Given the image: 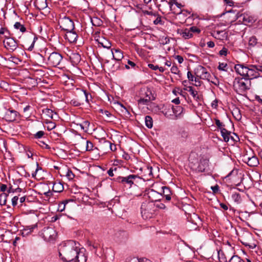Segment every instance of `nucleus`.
Segmentation results:
<instances>
[{
  "label": "nucleus",
  "instance_id": "1",
  "mask_svg": "<svg viewBox=\"0 0 262 262\" xmlns=\"http://www.w3.org/2000/svg\"><path fill=\"white\" fill-rule=\"evenodd\" d=\"M59 256L64 262H86L84 250L80 249L73 240L62 242L58 247Z\"/></svg>",
  "mask_w": 262,
  "mask_h": 262
},
{
  "label": "nucleus",
  "instance_id": "2",
  "mask_svg": "<svg viewBox=\"0 0 262 262\" xmlns=\"http://www.w3.org/2000/svg\"><path fill=\"white\" fill-rule=\"evenodd\" d=\"M141 213L144 220L154 217L157 214V208L155 203L148 201L143 202L141 206Z\"/></svg>",
  "mask_w": 262,
  "mask_h": 262
},
{
  "label": "nucleus",
  "instance_id": "3",
  "mask_svg": "<svg viewBox=\"0 0 262 262\" xmlns=\"http://www.w3.org/2000/svg\"><path fill=\"white\" fill-rule=\"evenodd\" d=\"M251 81L244 78H235L233 82V87L238 94H242L250 89Z\"/></svg>",
  "mask_w": 262,
  "mask_h": 262
},
{
  "label": "nucleus",
  "instance_id": "4",
  "mask_svg": "<svg viewBox=\"0 0 262 262\" xmlns=\"http://www.w3.org/2000/svg\"><path fill=\"white\" fill-rule=\"evenodd\" d=\"M40 235L45 241L48 242H53L56 238L57 233L54 228L48 227L42 230Z\"/></svg>",
  "mask_w": 262,
  "mask_h": 262
},
{
  "label": "nucleus",
  "instance_id": "5",
  "mask_svg": "<svg viewBox=\"0 0 262 262\" xmlns=\"http://www.w3.org/2000/svg\"><path fill=\"white\" fill-rule=\"evenodd\" d=\"M137 178H140V177L137 175L130 174L126 177L118 176L114 178V180L122 183L125 186H128L129 188H130L134 184V181Z\"/></svg>",
  "mask_w": 262,
  "mask_h": 262
},
{
  "label": "nucleus",
  "instance_id": "6",
  "mask_svg": "<svg viewBox=\"0 0 262 262\" xmlns=\"http://www.w3.org/2000/svg\"><path fill=\"white\" fill-rule=\"evenodd\" d=\"M243 161L250 167H256L259 164L258 159L252 150L249 152H247L243 156Z\"/></svg>",
  "mask_w": 262,
  "mask_h": 262
},
{
  "label": "nucleus",
  "instance_id": "7",
  "mask_svg": "<svg viewBox=\"0 0 262 262\" xmlns=\"http://www.w3.org/2000/svg\"><path fill=\"white\" fill-rule=\"evenodd\" d=\"M259 72L262 73V66L250 64L248 70L247 78L248 80L259 77Z\"/></svg>",
  "mask_w": 262,
  "mask_h": 262
},
{
  "label": "nucleus",
  "instance_id": "8",
  "mask_svg": "<svg viewBox=\"0 0 262 262\" xmlns=\"http://www.w3.org/2000/svg\"><path fill=\"white\" fill-rule=\"evenodd\" d=\"M60 28L67 32L73 31L74 29V24L73 21L69 17L64 16L60 18L59 21Z\"/></svg>",
  "mask_w": 262,
  "mask_h": 262
},
{
  "label": "nucleus",
  "instance_id": "9",
  "mask_svg": "<svg viewBox=\"0 0 262 262\" xmlns=\"http://www.w3.org/2000/svg\"><path fill=\"white\" fill-rule=\"evenodd\" d=\"M63 57L61 54L58 52H53L50 54L48 58V64L51 66L57 67L62 60Z\"/></svg>",
  "mask_w": 262,
  "mask_h": 262
},
{
  "label": "nucleus",
  "instance_id": "10",
  "mask_svg": "<svg viewBox=\"0 0 262 262\" xmlns=\"http://www.w3.org/2000/svg\"><path fill=\"white\" fill-rule=\"evenodd\" d=\"M5 40H4V45L9 51L13 52L18 47L17 41L13 37H8L5 35Z\"/></svg>",
  "mask_w": 262,
  "mask_h": 262
},
{
  "label": "nucleus",
  "instance_id": "11",
  "mask_svg": "<svg viewBox=\"0 0 262 262\" xmlns=\"http://www.w3.org/2000/svg\"><path fill=\"white\" fill-rule=\"evenodd\" d=\"M234 69L236 73L243 76L244 78H247L249 65L245 66L244 64H237L235 65Z\"/></svg>",
  "mask_w": 262,
  "mask_h": 262
},
{
  "label": "nucleus",
  "instance_id": "12",
  "mask_svg": "<svg viewBox=\"0 0 262 262\" xmlns=\"http://www.w3.org/2000/svg\"><path fill=\"white\" fill-rule=\"evenodd\" d=\"M148 197L150 200L149 202H153L154 203L161 202L162 200L161 194L160 192H157L154 189H151L147 193Z\"/></svg>",
  "mask_w": 262,
  "mask_h": 262
},
{
  "label": "nucleus",
  "instance_id": "13",
  "mask_svg": "<svg viewBox=\"0 0 262 262\" xmlns=\"http://www.w3.org/2000/svg\"><path fill=\"white\" fill-rule=\"evenodd\" d=\"M17 115V112L16 111L9 109L6 111L4 118L7 121L12 122L15 120Z\"/></svg>",
  "mask_w": 262,
  "mask_h": 262
},
{
  "label": "nucleus",
  "instance_id": "14",
  "mask_svg": "<svg viewBox=\"0 0 262 262\" xmlns=\"http://www.w3.org/2000/svg\"><path fill=\"white\" fill-rule=\"evenodd\" d=\"M209 166V160L207 159L202 158L200 159L199 165L197 167V170L199 172H204Z\"/></svg>",
  "mask_w": 262,
  "mask_h": 262
},
{
  "label": "nucleus",
  "instance_id": "15",
  "mask_svg": "<svg viewBox=\"0 0 262 262\" xmlns=\"http://www.w3.org/2000/svg\"><path fill=\"white\" fill-rule=\"evenodd\" d=\"M161 194V198H165L166 201H169L171 200V192L170 188L167 186H163L161 188V190L159 191Z\"/></svg>",
  "mask_w": 262,
  "mask_h": 262
},
{
  "label": "nucleus",
  "instance_id": "16",
  "mask_svg": "<svg viewBox=\"0 0 262 262\" xmlns=\"http://www.w3.org/2000/svg\"><path fill=\"white\" fill-rule=\"evenodd\" d=\"M166 3L169 6L170 10L174 14L176 15H180L181 13H183L184 12H185V10H182L181 9H179V8L177 7L174 4H173V2L172 1L167 2V1H166Z\"/></svg>",
  "mask_w": 262,
  "mask_h": 262
},
{
  "label": "nucleus",
  "instance_id": "17",
  "mask_svg": "<svg viewBox=\"0 0 262 262\" xmlns=\"http://www.w3.org/2000/svg\"><path fill=\"white\" fill-rule=\"evenodd\" d=\"M78 38V35L74 30L67 32L66 34V39L70 42L73 43L76 41Z\"/></svg>",
  "mask_w": 262,
  "mask_h": 262
},
{
  "label": "nucleus",
  "instance_id": "18",
  "mask_svg": "<svg viewBox=\"0 0 262 262\" xmlns=\"http://www.w3.org/2000/svg\"><path fill=\"white\" fill-rule=\"evenodd\" d=\"M185 90L188 91L190 94L192 96L194 99L198 102L200 103L202 100V97L201 95H198V92L194 91L193 88L191 86H188L187 89H185Z\"/></svg>",
  "mask_w": 262,
  "mask_h": 262
},
{
  "label": "nucleus",
  "instance_id": "19",
  "mask_svg": "<svg viewBox=\"0 0 262 262\" xmlns=\"http://www.w3.org/2000/svg\"><path fill=\"white\" fill-rule=\"evenodd\" d=\"M34 5L39 10H43L48 6L47 0H35Z\"/></svg>",
  "mask_w": 262,
  "mask_h": 262
},
{
  "label": "nucleus",
  "instance_id": "20",
  "mask_svg": "<svg viewBox=\"0 0 262 262\" xmlns=\"http://www.w3.org/2000/svg\"><path fill=\"white\" fill-rule=\"evenodd\" d=\"M113 58L117 61L121 60L123 57V53L119 49H115L114 51L112 50Z\"/></svg>",
  "mask_w": 262,
  "mask_h": 262
},
{
  "label": "nucleus",
  "instance_id": "21",
  "mask_svg": "<svg viewBox=\"0 0 262 262\" xmlns=\"http://www.w3.org/2000/svg\"><path fill=\"white\" fill-rule=\"evenodd\" d=\"M37 226L36 225L26 226L24 230L21 231V235L24 237L28 235Z\"/></svg>",
  "mask_w": 262,
  "mask_h": 262
},
{
  "label": "nucleus",
  "instance_id": "22",
  "mask_svg": "<svg viewBox=\"0 0 262 262\" xmlns=\"http://www.w3.org/2000/svg\"><path fill=\"white\" fill-rule=\"evenodd\" d=\"M238 17L242 19L243 23H252L254 21L253 17L247 14H242L238 16Z\"/></svg>",
  "mask_w": 262,
  "mask_h": 262
},
{
  "label": "nucleus",
  "instance_id": "23",
  "mask_svg": "<svg viewBox=\"0 0 262 262\" xmlns=\"http://www.w3.org/2000/svg\"><path fill=\"white\" fill-rule=\"evenodd\" d=\"M206 71V69L205 68L201 66H199L196 68L194 69V75L196 77L201 79L202 76Z\"/></svg>",
  "mask_w": 262,
  "mask_h": 262
},
{
  "label": "nucleus",
  "instance_id": "24",
  "mask_svg": "<svg viewBox=\"0 0 262 262\" xmlns=\"http://www.w3.org/2000/svg\"><path fill=\"white\" fill-rule=\"evenodd\" d=\"M211 77V76L210 73H208L206 70L205 72V73L203 74V75L202 76V77L201 78V79L207 80L208 81L211 82L212 83L214 84L215 85H217V84H219V80H217V79L215 78V81H212L210 79Z\"/></svg>",
  "mask_w": 262,
  "mask_h": 262
},
{
  "label": "nucleus",
  "instance_id": "25",
  "mask_svg": "<svg viewBox=\"0 0 262 262\" xmlns=\"http://www.w3.org/2000/svg\"><path fill=\"white\" fill-rule=\"evenodd\" d=\"M63 189V186L61 183L55 182L53 185L52 190L55 192H61Z\"/></svg>",
  "mask_w": 262,
  "mask_h": 262
},
{
  "label": "nucleus",
  "instance_id": "26",
  "mask_svg": "<svg viewBox=\"0 0 262 262\" xmlns=\"http://www.w3.org/2000/svg\"><path fill=\"white\" fill-rule=\"evenodd\" d=\"M28 37V39L32 41L31 45L29 47L28 49L29 51H32L34 48L35 41L38 39V37L35 34H30Z\"/></svg>",
  "mask_w": 262,
  "mask_h": 262
},
{
  "label": "nucleus",
  "instance_id": "27",
  "mask_svg": "<svg viewBox=\"0 0 262 262\" xmlns=\"http://www.w3.org/2000/svg\"><path fill=\"white\" fill-rule=\"evenodd\" d=\"M221 133L222 137L223 138L224 141L226 142H228L229 141L231 132L226 129H222Z\"/></svg>",
  "mask_w": 262,
  "mask_h": 262
},
{
  "label": "nucleus",
  "instance_id": "28",
  "mask_svg": "<svg viewBox=\"0 0 262 262\" xmlns=\"http://www.w3.org/2000/svg\"><path fill=\"white\" fill-rule=\"evenodd\" d=\"M116 107L121 113H123L125 115L130 114L127 109L120 102L117 103Z\"/></svg>",
  "mask_w": 262,
  "mask_h": 262
},
{
  "label": "nucleus",
  "instance_id": "29",
  "mask_svg": "<svg viewBox=\"0 0 262 262\" xmlns=\"http://www.w3.org/2000/svg\"><path fill=\"white\" fill-rule=\"evenodd\" d=\"M14 27L15 29L19 30L22 33L26 32V28L20 22H16L14 25Z\"/></svg>",
  "mask_w": 262,
  "mask_h": 262
},
{
  "label": "nucleus",
  "instance_id": "30",
  "mask_svg": "<svg viewBox=\"0 0 262 262\" xmlns=\"http://www.w3.org/2000/svg\"><path fill=\"white\" fill-rule=\"evenodd\" d=\"M182 36L185 39H189L192 37V34L189 29H184L181 33Z\"/></svg>",
  "mask_w": 262,
  "mask_h": 262
},
{
  "label": "nucleus",
  "instance_id": "31",
  "mask_svg": "<svg viewBox=\"0 0 262 262\" xmlns=\"http://www.w3.org/2000/svg\"><path fill=\"white\" fill-rule=\"evenodd\" d=\"M145 125L148 128H151L153 126V121L152 118L150 116H146L145 117Z\"/></svg>",
  "mask_w": 262,
  "mask_h": 262
},
{
  "label": "nucleus",
  "instance_id": "32",
  "mask_svg": "<svg viewBox=\"0 0 262 262\" xmlns=\"http://www.w3.org/2000/svg\"><path fill=\"white\" fill-rule=\"evenodd\" d=\"M42 113L43 114L47 117L52 119L53 118V111L48 108H46L42 110Z\"/></svg>",
  "mask_w": 262,
  "mask_h": 262
},
{
  "label": "nucleus",
  "instance_id": "33",
  "mask_svg": "<svg viewBox=\"0 0 262 262\" xmlns=\"http://www.w3.org/2000/svg\"><path fill=\"white\" fill-rule=\"evenodd\" d=\"M150 101V98L149 97L148 98H141L138 100V103L139 105H148Z\"/></svg>",
  "mask_w": 262,
  "mask_h": 262
},
{
  "label": "nucleus",
  "instance_id": "34",
  "mask_svg": "<svg viewBox=\"0 0 262 262\" xmlns=\"http://www.w3.org/2000/svg\"><path fill=\"white\" fill-rule=\"evenodd\" d=\"M188 132L184 128H181L179 130V135L182 138L186 139L188 136Z\"/></svg>",
  "mask_w": 262,
  "mask_h": 262
},
{
  "label": "nucleus",
  "instance_id": "35",
  "mask_svg": "<svg viewBox=\"0 0 262 262\" xmlns=\"http://www.w3.org/2000/svg\"><path fill=\"white\" fill-rule=\"evenodd\" d=\"M71 59L75 63H78L81 60V56L78 53H73L71 56Z\"/></svg>",
  "mask_w": 262,
  "mask_h": 262
},
{
  "label": "nucleus",
  "instance_id": "36",
  "mask_svg": "<svg viewBox=\"0 0 262 262\" xmlns=\"http://www.w3.org/2000/svg\"><path fill=\"white\" fill-rule=\"evenodd\" d=\"M145 95L146 98H148L149 97L150 98V101L154 100L156 98V97L152 94L151 90L150 88H147L145 92Z\"/></svg>",
  "mask_w": 262,
  "mask_h": 262
},
{
  "label": "nucleus",
  "instance_id": "37",
  "mask_svg": "<svg viewBox=\"0 0 262 262\" xmlns=\"http://www.w3.org/2000/svg\"><path fill=\"white\" fill-rule=\"evenodd\" d=\"M173 113L176 115H180L183 111V107L181 106H173L172 107Z\"/></svg>",
  "mask_w": 262,
  "mask_h": 262
},
{
  "label": "nucleus",
  "instance_id": "38",
  "mask_svg": "<svg viewBox=\"0 0 262 262\" xmlns=\"http://www.w3.org/2000/svg\"><path fill=\"white\" fill-rule=\"evenodd\" d=\"M232 199L236 203H239L241 201V195L238 193H233L231 196Z\"/></svg>",
  "mask_w": 262,
  "mask_h": 262
},
{
  "label": "nucleus",
  "instance_id": "39",
  "mask_svg": "<svg viewBox=\"0 0 262 262\" xmlns=\"http://www.w3.org/2000/svg\"><path fill=\"white\" fill-rule=\"evenodd\" d=\"M218 257L220 262H227V260L223 252L221 250L218 251Z\"/></svg>",
  "mask_w": 262,
  "mask_h": 262
},
{
  "label": "nucleus",
  "instance_id": "40",
  "mask_svg": "<svg viewBox=\"0 0 262 262\" xmlns=\"http://www.w3.org/2000/svg\"><path fill=\"white\" fill-rule=\"evenodd\" d=\"M214 121L216 125L217 126L218 128L220 130L221 132L222 130V129H226L225 128V124H223V123L221 122L220 121V120H219L218 119H215Z\"/></svg>",
  "mask_w": 262,
  "mask_h": 262
},
{
  "label": "nucleus",
  "instance_id": "41",
  "mask_svg": "<svg viewBox=\"0 0 262 262\" xmlns=\"http://www.w3.org/2000/svg\"><path fill=\"white\" fill-rule=\"evenodd\" d=\"M229 262H245L240 257L237 255H233L229 259Z\"/></svg>",
  "mask_w": 262,
  "mask_h": 262
},
{
  "label": "nucleus",
  "instance_id": "42",
  "mask_svg": "<svg viewBox=\"0 0 262 262\" xmlns=\"http://www.w3.org/2000/svg\"><path fill=\"white\" fill-rule=\"evenodd\" d=\"M7 195L6 193H2L0 194V205L1 206L5 205L6 203V198Z\"/></svg>",
  "mask_w": 262,
  "mask_h": 262
},
{
  "label": "nucleus",
  "instance_id": "43",
  "mask_svg": "<svg viewBox=\"0 0 262 262\" xmlns=\"http://www.w3.org/2000/svg\"><path fill=\"white\" fill-rule=\"evenodd\" d=\"M90 122L88 121H84L82 124H80L79 125L81 129L86 132L88 129Z\"/></svg>",
  "mask_w": 262,
  "mask_h": 262
},
{
  "label": "nucleus",
  "instance_id": "44",
  "mask_svg": "<svg viewBox=\"0 0 262 262\" xmlns=\"http://www.w3.org/2000/svg\"><path fill=\"white\" fill-rule=\"evenodd\" d=\"M257 39L256 38V37L253 36L251 37L249 39V45L250 46L254 47L257 44Z\"/></svg>",
  "mask_w": 262,
  "mask_h": 262
},
{
  "label": "nucleus",
  "instance_id": "45",
  "mask_svg": "<svg viewBox=\"0 0 262 262\" xmlns=\"http://www.w3.org/2000/svg\"><path fill=\"white\" fill-rule=\"evenodd\" d=\"M127 64H126L125 66V67L126 69H130L129 66H130L132 68H133L134 69H136V68H138V67L136 66V64L135 62H134L133 61L130 60H127Z\"/></svg>",
  "mask_w": 262,
  "mask_h": 262
},
{
  "label": "nucleus",
  "instance_id": "46",
  "mask_svg": "<svg viewBox=\"0 0 262 262\" xmlns=\"http://www.w3.org/2000/svg\"><path fill=\"white\" fill-rule=\"evenodd\" d=\"M66 176L69 180H72L75 177V175L73 173L71 169H69L67 170Z\"/></svg>",
  "mask_w": 262,
  "mask_h": 262
},
{
  "label": "nucleus",
  "instance_id": "47",
  "mask_svg": "<svg viewBox=\"0 0 262 262\" xmlns=\"http://www.w3.org/2000/svg\"><path fill=\"white\" fill-rule=\"evenodd\" d=\"M92 22L93 25L95 26H100L102 23V21L97 17H95L93 20H92Z\"/></svg>",
  "mask_w": 262,
  "mask_h": 262
},
{
  "label": "nucleus",
  "instance_id": "48",
  "mask_svg": "<svg viewBox=\"0 0 262 262\" xmlns=\"http://www.w3.org/2000/svg\"><path fill=\"white\" fill-rule=\"evenodd\" d=\"M155 205L156 206L157 211H158V209H164L166 208V206L164 203H161L160 202H158L157 203L155 202Z\"/></svg>",
  "mask_w": 262,
  "mask_h": 262
},
{
  "label": "nucleus",
  "instance_id": "49",
  "mask_svg": "<svg viewBox=\"0 0 262 262\" xmlns=\"http://www.w3.org/2000/svg\"><path fill=\"white\" fill-rule=\"evenodd\" d=\"M104 143L110 146V148L112 151H115L116 150V145L112 144L110 141L105 140Z\"/></svg>",
  "mask_w": 262,
  "mask_h": 262
},
{
  "label": "nucleus",
  "instance_id": "50",
  "mask_svg": "<svg viewBox=\"0 0 262 262\" xmlns=\"http://www.w3.org/2000/svg\"><path fill=\"white\" fill-rule=\"evenodd\" d=\"M227 66V63H225L223 62H220L219 65L218 66V69L220 71H227V70L226 69V68Z\"/></svg>",
  "mask_w": 262,
  "mask_h": 262
},
{
  "label": "nucleus",
  "instance_id": "51",
  "mask_svg": "<svg viewBox=\"0 0 262 262\" xmlns=\"http://www.w3.org/2000/svg\"><path fill=\"white\" fill-rule=\"evenodd\" d=\"M86 151H91L93 150V143L88 140L86 142Z\"/></svg>",
  "mask_w": 262,
  "mask_h": 262
},
{
  "label": "nucleus",
  "instance_id": "52",
  "mask_svg": "<svg viewBox=\"0 0 262 262\" xmlns=\"http://www.w3.org/2000/svg\"><path fill=\"white\" fill-rule=\"evenodd\" d=\"M71 104L74 106H79L82 104V103L78 100L73 99L71 101Z\"/></svg>",
  "mask_w": 262,
  "mask_h": 262
},
{
  "label": "nucleus",
  "instance_id": "53",
  "mask_svg": "<svg viewBox=\"0 0 262 262\" xmlns=\"http://www.w3.org/2000/svg\"><path fill=\"white\" fill-rule=\"evenodd\" d=\"M38 144L40 146H41L43 148L48 149H50V147L49 146V145L46 144L44 141H39Z\"/></svg>",
  "mask_w": 262,
  "mask_h": 262
},
{
  "label": "nucleus",
  "instance_id": "54",
  "mask_svg": "<svg viewBox=\"0 0 262 262\" xmlns=\"http://www.w3.org/2000/svg\"><path fill=\"white\" fill-rule=\"evenodd\" d=\"M189 29L192 34V33H196L199 34L201 32V30L195 26H192L190 27Z\"/></svg>",
  "mask_w": 262,
  "mask_h": 262
},
{
  "label": "nucleus",
  "instance_id": "55",
  "mask_svg": "<svg viewBox=\"0 0 262 262\" xmlns=\"http://www.w3.org/2000/svg\"><path fill=\"white\" fill-rule=\"evenodd\" d=\"M83 95L85 97V101L89 103L90 100L92 99L91 95L86 92V91H83Z\"/></svg>",
  "mask_w": 262,
  "mask_h": 262
},
{
  "label": "nucleus",
  "instance_id": "56",
  "mask_svg": "<svg viewBox=\"0 0 262 262\" xmlns=\"http://www.w3.org/2000/svg\"><path fill=\"white\" fill-rule=\"evenodd\" d=\"M99 112L103 115H105L107 117H110L112 116V114L107 110H103L100 109Z\"/></svg>",
  "mask_w": 262,
  "mask_h": 262
},
{
  "label": "nucleus",
  "instance_id": "57",
  "mask_svg": "<svg viewBox=\"0 0 262 262\" xmlns=\"http://www.w3.org/2000/svg\"><path fill=\"white\" fill-rule=\"evenodd\" d=\"M228 53V49L225 47H224L219 52V54L221 56H226Z\"/></svg>",
  "mask_w": 262,
  "mask_h": 262
},
{
  "label": "nucleus",
  "instance_id": "58",
  "mask_svg": "<svg viewBox=\"0 0 262 262\" xmlns=\"http://www.w3.org/2000/svg\"><path fill=\"white\" fill-rule=\"evenodd\" d=\"M18 200V196H14L12 199V205L13 207L16 206L17 204V201Z\"/></svg>",
  "mask_w": 262,
  "mask_h": 262
},
{
  "label": "nucleus",
  "instance_id": "59",
  "mask_svg": "<svg viewBox=\"0 0 262 262\" xmlns=\"http://www.w3.org/2000/svg\"><path fill=\"white\" fill-rule=\"evenodd\" d=\"M44 134L45 133L43 131H38L36 133L34 136L35 138L39 139L41 138L44 135Z\"/></svg>",
  "mask_w": 262,
  "mask_h": 262
},
{
  "label": "nucleus",
  "instance_id": "60",
  "mask_svg": "<svg viewBox=\"0 0 262 262\" xmlns=\"http://www.w3.org/2000/svg\"><path fill=\"white\" fill-rule=\"evenodd\" d=\"M234 136L230 135V139L234 142H237L239 140L238 136L235 133H233Z\"/></svg>",
  "mask_w": 262,
  "mask_h": 262
},
{
  "label": "nucleus",
  "instance_id": "61",
  "mask_svg": "<svg viewBox=\"0 0 262 262\" xmlns=\"http://www.w3.org/2000/svg\"><path fill=\"white\" fill-rule=\"evenodd\" d=\"M171 73H172L174 74H178L180 71L179 70L177 66H173L171 68Z\"/></svg>",
  "mask_w": 262,
  "mask_h": 262
},
{
  "label": "nucleus",
  "instance_id": "62",
  "mask_svg": "<svg viewBox=\"0 0 262 262\" xmlns=\"http://www.w3.org/2000/svg\"><path fill=\"white\" fill-rule=\"evenodd\" d=\"M5 33H8V35L10 34L9 31L7 30V29L5 28H1L0 29V36L5 34Z\"/></svg>",
  "mask_w": 262,
  "mask_h": 262
},
{
  "label": "nucleus",
  "instance_id": "63",
  "mask_svg": "<svg viewBox=\"0 0 262 262\" xmlns=\"http://www.w3.org/2000/svg\"><path fill=\"white\" fill-rule=\"evenodd\" d=\"M187 78L189 81H193L194 80V76L190 71L187 72Z\"/></svg>",
  "mask_w": 262,
  "mask_h": 262
},
{
  "label": "nucleus",
  "instance_id": "64",
  "mask_svg": "<svg viewBox=\"0 0 262 262\" xmlns=\"http://www.w3.org/2000/svg\"><path fill=\"white\" fill-rule=\"evenodd\" d=\"M158 16L157 18L154 21L155 25L162 24L161 17L159 15Z\"/></svg>",
  "mask_w": 262,
  "mask_h": 262
}]
</instances>
